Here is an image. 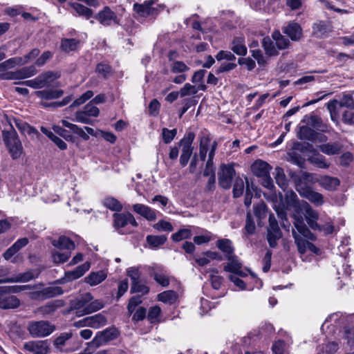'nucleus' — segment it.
I'll list each match as a JSON object with an SVG mask.
<instances>
[{
    "label": "nucleus",
    "instance_id": "f257e3e1",
    "mask_svg": "<svg viewBox=\"0 0 354 354\" xmlns=\"http://www.w3.org/2000/svg\"><path fill=\"white\" fill-rule=\"evenodd\" d=\"M2 136L12 158L14 160L19 158L23 152V146L12 124L10 130L3 131Z\"/></svg>",
    "mask_w": 354,
    "mask_h": 354
},
{
    "label": "nucleus",
    "instance_id": "f03ea898",
    "mask_svg": "<svg viewBox=\"0 0 354 354\" xmlns=\"http://www.w3.org/2000/svg\"><path fill=\"white\" fill-rule=\"evenodd\" d=\"M293 207L295 212L304 215L305 220L310 229L316 230L319 227L317 223L319 217V213L308 203L305 201H297L294 204Z\"/></svg>",
    "mask_w": 354,
    "mask_h": 354
},
{
    "label": "nucleus",
    "instance_id": "7ed1b4c3",
    "mask_svg": "<svg viewBox=\"0 0 354 354\" xmlns=\"http://www.w3.org/2000/svg\"><path fill=\"white\" fill-rule=\"evenodd\" d=\"M295 148L301 152L308 151L313 153L308 158V161L313 165L320 169H328L330 164L327 162L326 158L323 155L320 154L310 143L302 144L297 142L295 145Z\"/></svg>",
    "mask_w": 354,
    "mask_h": 354
},
{
    "label": "nucleus",
    "instance_id": "20e7f679",
    "mask_svg": "<svg viewBox=\"0 0 354 354\" xmlns=\"http://www.w3.org/2000/svg\"><path fill=\"white\" fill-rule=\"evenodd\" d=\"M27 330L32 337H45L53 333L55 326L48 321H31L27 325Z\"/></svg>",
    "mask_w": 354,
    "mask_h": 354
},
{
    "label": "nucleus",
    "instance_id": "39448f33",
    "mask_svg": "<svg viewBox=\"0 0 354 354\" xmlns=\"http://www.w3.org/2000/svg\"><path fill=\"white\" fill-rule=\"evenodd\" d=\"M120 335V331L115 327L107 328L102 331L97 333L93 340L89 342L88 347L95 349L101 346L106 344L108 342L114 340Z\"/></svg>",
    "mask_w": 354,
    "mask_h": 354
},
{
    "label": "nucleus",
    "instance_id": "423d86ee",
    "mask_svg": "<svg viewBox=\"0 0 354 354\" xmlns=\"http://www.w3.org/2000/svg\"><path fill=\"white\" fill-rule=\"evenodd\" d=\"M59 74L53 71H47L38 75L33 80L21 82V84L31 87L34 89L46 87L55 80L59 77Z\"/></svg>",
    "mask_w": 354,
    "mask_h": 354
},
{
    "label": "nucleus",
    "instance_id": "0eeeda50",
    "mask_svg": "<svg viewBox=\"0 0 354 354\" xmlns=\"http://www.w3.org/2000/svg\"><path fill=\"white\" fill-rule=\"evenodd\" d=\"M195 138V134L193 132L187 133L179 142V146L182 147V153L180 156V164L184 167H185L189 160L190 159L194 147L192 143Z\"/></svg>",
    "mask_w": 354,
    "mask_h": 354
},
{
    "label": "nucleus",
    "instance_id": "6e6552de",
    "mask_svg": "<svg viewBox=\"0 0 354 354\" xmlns=\"http://www.w3.org/2000/svg\"><path fill=\"white\" fill-rule=\"evenodd\" d=\"M289 176L295 184L296 190L299 195L301 194L302 189H308L310 188L308 183L313 181V175L306 171H300L299 173L290 171Z\"/></svg>",
    "mask_w": 354,
    "mask_h": 354
},
{
    "label": "nucleus",
    "instance_id": "1a4fd4ad",
    "mask_svg": "<svg viewBox=\"0 0 354 354\" xmlns=\"http://www.w3.org/2000/svg\"><path fill=\"white\" fill-rule=\"evenodd\" d=\"M113 225L119 233L122 234V229L125 227L129 223L136 227L138 226L133 215L130 212L114 213L113 214Z\"/></svg>",
    "mask_w": 354,
    "mask_h": 354
},
{
    "label": "nucleus",
    "instance_id": "9d476101",
    "mask_svg": "<svg viewBox=\"0 0 354 354\" xmlns=\"http://www.w3.org/2000/svg\"><path fill=\"white\" fill-rule=\"evenodd\" d=\"M234 175L235 170L233 165L222 164L218 172V185L225 189H229Z\"/></svg>",
    "mask_w": 354,
    "mask_h": 354
},
{
    "label": "nucleus",
    "instance_id": "9b49d317",
    "mask_svg": "<svg viewBox=\"0 0 354 354\" xmlns=\"http://www.w3.org/2000/svg\"><path fill=\"white\" fill-rule=\"evenodd\" d=\"M99 114V109L90 102L84 107L83 111L76 112L74 120L83 124H91L92 121L89 118L97 117Z\"/></svg>",
    "mask_w": 354,
    "mask_h": 354
},
{
    "label": "nucleus",
    "instance_id": "f8f14e48",
    "mask_svg": "<svg viewBox=\"0 0 354 354\" xmlns=\"http://www.w3.org/2000/svg\"><path fill=\"white\" fill-rule=\"evenodd\" d=\"M302 214V213L297 212L294 209V214L292 215L294 226L297 229L298 233L301 236L308 240L314 241L315 239V236L310 232V229L305 224Z\"/></svg>",
    "mask_w": 354,
    "mask_h": 354
},
{
    "label": "nucleus",
    "instance_id": "ddd939ff",
    "mask_svg": "<svg viewBox=\"0 0 354 354\" xmlns=\"http://www.w3.org/2000/svg\"><path fill=\"white\" fill-rule=\"evenodd\" d=\"M93 296L90 292H86L82 295L80 297H77L70 302V307L71 310H76V314L77 316H82L86 315L84 313L88 304L93 300Z\"/></svg>",
    "mask_w": 354,
    "mask_h": 354
},
{
    "label": "nucleus",
    "instance_id": "4468645a",
    "mask_svg": "<svg viewBox=\"0 0 354 354\" xmlns=\"http://www.w3.org/2000/svg\"><path fill=\"white\" fill-rule=\"evenodd\" d=\"M95 18L105 26H111L112 22L115 24H119V19L116 14L109 6H105L95 16Z\"/></svg>",
    "mask_w": 354,
    "mask_h": 354
},
{
    "label": "nucleus",
    "instance_id": "2eb2a0df",
    "mask_svg": "<svg viewBox=\"0 0 354 354\" xmlns=\"http://www.w3.org/2000/svg\"><path fill=\"white\" fill-rule=\"evenodd\" d=\"M49 344L47 340L30 341L24 343V349L34 354H47Z\"/></svg>",
    "mask_w": 354,
    "mask_h": 354
},
{
    "label": "nucleus",
    "instance_id": "dca6fc26",
    "mask_svg": "<svg viewBox=\"0 0 354 354\" xmlns=\"http://www.w3.org/2000/svg\"><path fill=\"white\" fill-rule=\"evenodd\" d=\"M154 1L151 0L145 1L144 3H135L133 5V10L142 17H147L149 16H154L158 14V9L153 8L152 5Z\"/></svg>",
    "mask_w": 354,
    "mask_h": 354
},
{
    "label": "nucleus",
    "instance_id": "f3484780",
    "mask_svg": "<svg viewBox=\"0 0 354 354\" xmlns=\"http://www.w3.org/2000/svg\"><path fill=\"white\" fill-rule=\"evenodd\" d=\"M62 288L58 286H50L41 290L34 292L32 298L44 300L63 294Z\"/></svg>",
    "mask_w": 354,
    "mask_h": 354
},
{
    "label": "nucleus",
    "instance_id": "a211bd4d",
    "mask_svg": "<svg viewBox=\"0 0 354 354\" xmlns=\"http://www.w3.org/2000/svg\"><path fill=\"white\" fill-rule=\"evenodd\" d=\"M90 266V263L88 261H86L83 264L78 266L73 270L66 272L64 277H63L61 279V281L66 283L79 279L80 277L83 276L86 272H87L89 270Z\"/></svg>",
    "mask_w": 354,
    "mask_h": 354
},
{
    "label": "nucleus",
    "instance_id": "6ab92c4d",
    "mask_svg": "<svg viewBox=\"0 0 354 354\" xmlns=\"http://www.w3.org/2000/svg\"><path fill=\"white\" fill-rule=\"evenodd\" d=\"M245 194L244 199V205L249 207L252 204V198L253 196L257 198H260L261 193L258 187L250 181L248 177H245Z\"/></svg>",
    "mask_w": 354,
    "mask_h": 354
},
{
    "label": "nucleus",
    "instance_id": "aec40b11",
    "mask_svg": "<svg viewBox=\"0 0 354 354\" xmlns=\"http://www.w3.org/2000/svg\"><path fill=\"white\" fill-rule=\"evenodd\" d=\"M300 196L308 200L316 207L322 206L325 203L323 194L313 190L311 187L306 190L302 189Z\"/></svg>",
    "mask_w": 354,
    "mask_h": 354
},
{
    "label": "nucleus",
    "instance_id": "412c9836",
    "mask_svg": "<svg viewBox=\"0 0 354 354\" xmlns=\"http://www.w3.org/2000/svg\"><path fill=\"white\" fill-rule=\"evenodd\" d=\"M133 210L149 221H153L157 218L156 211L144 204H134L133 205Z\"/></svg>",
    "mask_w": 354,
    "mask_h": 354
},
{
    "label": "nucleus",
    "instance_id": "4be33fe9",
    "mask_svg": "<svg viewBox=\"0 0 354 354\" xmlns=\"http://www.w3.org/2000/svg\"><path fill=\"white\" fill-rule=\"evenodd\" d=\"M343 145L338 142H327L318 146L319 149L327 156L339 155L343 150Z\"/></svg>",
    "mask_w": 354,
    "mask_h": 354
},
{
    "label": "nucleus",
    "instance_id": "5701e85b",
    "mask_svg": "<svg viewBox=\"0 0 354 354\" xmlns=\"http://www.w3.org/2000/svg\"><path fill=\"white\" fill-rule=\"evenodd\" d=\"M271 169L268 163L261 160L255 161L251 166L254 175L259 178L268 177Z\"/></svg>",
    "mask_w": 354,
    "mask_h": 354
},
{
    "label": "nucleus",
    "instance_id": "b1692460",
    "mask_svg": "<svg viewBox=\"0 0 354 354\" xmlns=\"http://www.w3.org/2000/svg\"><path fill=\"white\" fill-rule=\"evenodd\" d=\"M283 32L292 41H298L302 36V28L299 24L292 21L283 28Z\"/></svg>",
    "mask_w": 354,
    "mask_h": 354
},
{
    "label": "nucleus",
    "instance_id": "393cba45",
    "mask_svg": "<svg viewBox=\"0 0 354 354\" xmlns=\"http://www.w3.org/2000/svg\"><path fill=\"white\" fill-rule=\"evenodd\" d=\"M318 183L322 187L329 192L335 191L340 185V181L337 178L327 175L322 176Z\"/></svg>",
    "mask_w": 354,
    "mask_h": 354
},
{
    "label": "nucleus",
    "instance_id": "a878e982",
    "mask_svg": "<svg viewBox=\"0 0 354 354\" xmlns=\"http://www.w3.org/2000/svg\"><path fill=\"white\" fill-rule=\"evenodd\" d=\"M230 49L238 55L245 56L248 52L245 37L242 36L235 37L231 42Z\"/></svg>",
    "mask_w": 354,
    "mask_h": 354
},
{
    "label": "nucleus",
    "instance_id": "bb28decb",
    "mask_svg": "<svg viewBox=\"0 0 354 354\" xmlns=\"http://www.w3.org/2000/svg\"><path fill=\"white\" fill-rule=\"evenodd\" d=\"M20 306V301L13 295H0V308L13 309Z\"/></svg>",
    "mask_w": 354,
    "mask_h": 354
},
{
    "label": "nucleus",
    "instance_id": "cd10ccee",
    "mask_svg": "<svg viewBox=\"0 0 354 354\" xmlns=\"http://www.w3.org/2000/svg\"><path fill=\"white\" fill-rule=\"evenodd\" d=\"M149 274L157 283L162 287H167L169 285V278L160 268H151Z\"/></svg>",
    "mask_w": 354,
    "mask_h": 354
},
{
    "label": "nucleus",
    "instance_id": "c85d7f7f",
    "mask_svg": "<svg viewBox=\"0 0 354 354\" xmlns=\"http://www.w3.org/2000/svg\"><path fill=\"white\" fill-rule=\"evenodd\" d=\"M28 243V239L27 238H21L18 239L12 246L6 250V252L3 254V257L6 260L10 259L22 248L27 245Z\"/></svg>",
    "mask_w": 354,
    "mask_h": 354
},
{
    "label": "nucleus",
    "instance_id": "c756f323",
    "mask_svg": "<svg viewBox=\"0 0 354 354\" xmlns=\"http://www.w3.org/2000/svg\"><path fill=\"white\" fill-rule=\"evenodd\" d=\"M302 122H306L308 126H311L322 132L328 131V126L323 123L322 119L317 115H313L309 117L306 115Z\"/></svg>",
    "mask_w": 354,
    "mask_h": 354
},
{
    "label": "nucleus",
    "instance_id": "7c9ffc66",
    "mask_svg": "<svg viewBox=\"0 0 354 354\" xmlns=\"http://www.w3.org/2000/svg\"><path fill=\"white\" fill-rule=\"evenodd\" d=\"M64 91L61 89H44L41 91H37L35 92V95L42 100H53L57 99L62 96Z\"/></svg>",
    "mask_w": 354,
    "mask_h": 354
},
{
    "label": "nucleus",
    "instance_id": "2f4dec72",
    "mask_svg": "<svg viewBox=\"0 0 354 354\" xmlns=\"http://www.w3.org/2000/svg\"><path fill=\"white\" fill-rule=\"evenodd\" d=\"M319 136V133L308 125L301 127L298 133V138L300 140H307L311 142L316 141L318 139Z\"/></svg>",
    "mask_w": 354,
    "mask_h": 354
},
{
    "label": "nucleus",
    "instance_id": "473e14b6",
    "mask_svg": "<svg viewBox=\"0 0 354 354\" xmlns=\"http://www.w3.org/2000/svg\"><path fill=\"white\" fill-rule=\"evenodd\" d=\"M207 86L205 84H200L197 86L186 83L180 90V96L184 97L190 95H195L198 91H206Z\"/></svg>",
    "mask_w": 354,
    "mask_h": 354
},
{
    "label": "nucleus",
    "instance_id": "72a5a7b5",
    "mask_svg": "<svg viewBox=\"0 0 354 354\" xmlns=\"http://www.w3.org/2000/svg\"><path fill=\"white\" fill-rule=\"evenodd\" d=\"M37 277V274H35L32 271H27L24 273H20L16 277H8L3 279L1 282L3 283H15V282H27Z\"/></svg>",
    "mask_w": 354,
    "mask_h": 354
},
{
    "label": "nucleus",
    "instance_id": "f704fd0d",
    "mask_svg": "<svg viewBox=\"0 0 354 354\" xmlns=\"http://www.w3.org/2000/svg\"><path fill=\"white\" fill-rule=\"evenodd\" d=\"M107 274L104 270H99L97 272H91L87 277H85L84 281L86 283L93 286L98 285L106 278Z\"/></svg>",
    "mask_w": 354,
    "mask_h": 354
},
{
    "label": "nucleus",
    "instance_id": "c9c22d12",
    "mask_svg": "<svg viewBox=\"0 0 354 354\" xmlns=\"http://www.w3.org/2000/svg\"><path fill=\"white\" fill-rule=\"evenodd\" d=\"M86 322L88 327L93 328H99L106 324L107 320L104 315L101 313L96 314L93 316L86 317Z\"/></svg>",
    "mask_w": 354,
    "mask_h": 354
},
{
    "label": "nucleus",
    "instance_id": "e433bc0d",
    "mask_svg": "<svg viewBox=\"0 0 354 354\" xmlns=\"http://www.w3.org/2000/svg\"><path fill=\"white\" fill-rule=\"evenodd\" d=\"M52 245L61 250H73L75 245L74 242L69 238L62 236L57 240H53Z\"/></svg>",
    "mask_w": 354,
    "mask_h": 354
},
{
    "label": "nucleus",
    "instance_id": "4c0bfd02",
    "mask_svg": "<svg viewBox=\"0 0 354 354\" xmlns=\"http://www.w3.org/2000/svg\"><path fill=\"white\" fill-rule=\"evenodd\" d=\"M62 306L61 301H55L48 303L46 305L42 306L37 308V313L45 317L52 315L59 307Z\"/></svg>",
    "mask_w": 354,
    "mask_h": 354
},
{
    "label": "nucleus",
    "instance_id": "58836bf2",
    "mask_svg": "<svg viewBox=\"0 0 354 354\" xmlns=\"http://www.w3.org/2000/svg\"><path fill=\"white\" fill-rule=\"evenodd\" d=\"M102 204L111 211L120 212L122 209V203L115 198L108 196L104 198Z\"/></svg>",
    "mask_w": 354,
    "mask_h": 354
},
{
    "label": "nucleus",
    "instance_id": "ea45409f",
    "mask_svg": "<svg viewBox=\"0 0 354 354\" xmlns=\"http://www.w3.org/2000/svg\"><path fill=\"white\" fill-rule=\"evenodd\" d=\"M165 235H148L146 237L147 243L151 248H158L162 245L167 241Z\"/></svg>",
    "mask_w": 354,
    "mask_h": 354
},
{
    "label": "nucleus",
    "instance_id": "a19ab883",
    "mask_svg": "<svg viewBox=\"0 0 354 354\" xmlns=\"http://www.w3.org/2000/svg\"><path fill=\"white\" fill-rule=\"evenodd\" d=\"M272 39L275 41L276 46L278 49L283 50L290 44L288 39L283 36L279 30H274L272 35Z\"/></svg>",
    "mask_w": 354,
    "mask_h": 354
},
{
    "label": "nucleus",
    "instance_id": "79ce46f5",
    "mask_svg": "<svg viewBox=\"0 0 354 354\" xmlns=\"http://www.w3.org/2000/svg\"><path fill=\"white\" fill-rule=\"evenodd\" d=\"M70 6L76 11L78 15L82 16L86 19H90L93 14V12L91 9L81 3H71Z\"/></svg>",
    "mask_w": 354,
    "mask_h": 354
},
{
    "label": "nucleus",
    "instance_id": "37998d69",
    "mask_svg": "<svg viewBox=\"0 0 354 354\" xmlns=\"http://www.w3.org/2000/svg\"><path fill=\"white\" fill-rule=\"evenodd\" d=\"M227 259L230 261V263L224 266L225 271L235 274V272H238L239 269H241L242 264L238 261L236 256H227Z\"/></svg>",
    "mask_w": 354,
    "mask_h": 354
},
{
    "label": "nucleus",
    "instance_id": "c03bdc74",
    "mask_svg": "<svg viewBox=\"0 0 354 354\" xmlns=\"http://www.w3.org/2000/svg\"><path fill=\"white\" fill-rule=\"evenodd\" d=\"M256 226L251 212L248 211L246 215L245 224L243 229V236H249L255 233Z\"/></svg>",
    "mask_w": 354,
    "mask_h": 354
},
{
    "label": "nucleus",
    "instance_id": "a18cd8bd",
    "mask_svg": "<svg viewBox=\"0 0 354 354\" xmlns=\"http://www.w3.org/2000/svg\"><path fill=\"white\" fill-rule=\"evenodd\" d=\"M275 180L277 184L283 190L286 191L288 186V180L284 174L283 169L281 167L275 168Z\"/></svg>",
    "mask_w": 354,
    "mask_h": 354
},
{
    "label": "nucleus",
    "instance_id": "49530a36",
    "mask_svg": "<svg viewBox=\"0 0 354 354\" xmlns=\"http://www.w3.org/2000/svg\"><path fill=\"white\" fill-rule=\"evenodd\" d=\"M328 32V26L325 21H319L313 26V33L317 38H322Z\"/></svg>",
    "mask_w": 354,
    "mask_h": 354
},
{
    "label": "nucleus",
    "instance_id": "de8ad7c7",
    "mask_svg": "<svg viewBox=\"0 0 354 354\" xmlns=\"http://www.w3.org/2000/svg\"><path fill=\"white\" fill-rule=\"evenodd\" d=\"M216 246L223 252L226 254V257L234 255V248L232 245V241L229 239H219L216 241Z\"/></svg>",
    "mask_w": 354,
    "mask_h": 354
},
{
    "label": "nucleus",
    "instance_id": "09e8293b",
    "mask_svg": "<svg viewBox=\"0 0 354 354\" xmlns=\"http://www.w3.org/2000/svg\"><path fill=\"white\" fill-rule=\"evenodd\" d=\"M292 234L295 239V243L297 246L299 253L304 254L307 250L308 241L304 240L294 229L292 230Z\"/></svg>",
    "mask_w": 354,
    "mask_h": 354
},
{
    "label": "nucleus",
    "instance_id": "8fccbe9b",
    "mask_svg": "<svg viewBox=\"0 0 354 354\" xmlns=\"http://www.w3.org/2000/svg\"><path fill=\"white\" fill-rule=\"evenodd\" d=\"M177 299V294L174 290L164 291L158 295V301L169 304H174Z\"/></svg>",
    "mask_w": 354,
    "mask_h": 354
},
{
    "label": "nucleus",
    "instance_id": "3c124183",
    "mask_svg": "<svg viewBox=\"0 0 354 354\" xmlns=\"http://www.w3.org/2000/svg\"><path fill=\"white\" fill-rule=\"evenodd\" d=\"M262 46L268 55L274 56L278 55V51L269 37H266L263 39Z\"/></svg>",
    "mask_w": 354,
    "mask_h": 354
},
{
    "label": "nucleus",
    "instance_id": "603ef678",
    "mask_svg": "<svg viewBox=\"0 0 354 354\" xmlns=\"http://www.w3.org/2000/svg\"><path fill=\"white\" fill-rule=\"evenodd\" d=\"M337 106L345 107L347 109L354 110V98L351 94H344L339 101L337 100Z\"/></svg>",
    "mask_w": 354,
    "mask_h": 354
},
{
    "label": "nucleus",
    "instance_id": "864d4df0",
    "mask_svg": "<svg viewBox=\"0 0 354 354\" xmlns=\"http://www.w3.org/2000/svg\"><path fill=\"white\" fill-rule=\"evenodd\" d=\"M17 71L19 80L25 79L30 77H32L37 74V70L35 66L32 65L26 67H24Z\"/></svg>",
    "mask_w": 354,
    "mask_h": 354
},
{
    "label": "nucleus",
    "instance_id": "5fc2aeb1",
    "mask_svg": "<svg viewBox=\"0 0 354 354\" xmlns=\"http://www.w3.org/2000/svg\"><path fill=\"white\" fill-rule=\"evenodd\" d=\"M253 209L255 216L259 221L263 219L266 216L267 206L264 202L261 201L254 205Z\"/></svg>",
    "mask_w": 354,
    "mask_h": 354
},
{
    "label": "nucleus",
    "instance_id": "6e6d98bb",
    "mask_svg": "<svg viewBox=\"0 0 354 354\" xmlns=\"http://www.w3.org/2000/svg\"><path fill=\"white\" fill-rule=\"evenodd\" d=\"M337 106V100H333L327 103V109L330 113L331 120L336 123L339 124V115L336 111Z\"/></svg>",
    "mask_w": 354,
    "mask_h": 354
},
{
    "label": "nucleus",
    "instance_id": "4d7b16f0",
    "mask_svg": "<svg viewBox=\"0 0 354 354\" xmlns=\"http://www.w3.org/2000/svg\"><path fill=\"white\" fill-rule=\"evenodd\" d=\"M245 183L242 178L240 177L236 178L234 186H233V196L234 198H239L242 196L244 190Z\"/></svg>",
    "mask_w": 354,
    "mask_h": 354
},
{
    "label": "nucleus",
    "instance_id": "13d9d810",
    "mask_svg": "<svg viewBox=\"0 0 354 354\" xmlns=\"http://www.w3.org/2000/svg\"><path fill=\"white\" fill-rule=\"evenodd\" d=\"M72 333H63L58 336L53 342L55 348L61 351L62 347L65 345L66 342L72 337Z\"/></svg>",
    "mask_w": 354,
    "mask_h": 354
},
{
    "label": "nucleus",
    "instance_id": "bf43d9fd",
    "mask_svg": "<svg viewBox=\"0 0 354 354\" xmlns=\"http://www.w3.org/2000/svg\"><path fill=\"white\" fill-rule=\"evenodd\" d=\"M161 313V308L158 306H154L149 309L147 319L151 324L158 323V317Z\"/></svg>",
    "mask_w": 354,
    "mask_h": 354
},
{
    "label": "nucleus",
    "instance_id": "052dcab7",
    "mask_svg": "<svg viewBox=\"0 0 354 354\" xmlns=\"http://www.w3.org/2000/svg\"><path fill=\"white\" fill-rule=\"evenodd\" d=\"M149 292V288L147 286L142 283L141 280L134 282V283H131V293L138 292V293H141L142 295H145L148 294Z\"/></svg>",
    "mask_w": 354,
    "mask_h": 354
},
{
    "label": "nucleus",
    "instance_id": "680f3d73",
    "mask_svg": "<svg viewBox=\"0 0 354 354\" xmlns=\"http://www.w3.org/2000/svg\"><path fill=\"white\" fill-rule=\"evenodd\" d=\"M192 236V232L189 229H180L171 236V239L175 242H178L183 239H189Z\"/></svg>",
    "mask_w": 354,
    "mask_h": 354
},
{
    "label": "nucleus",
    "instance_id": "e2e57ef3",
    "mask_svg": "<svg viewBox=\"0 0 354 354\" xmlns=\"http://www.w3.org/2000/svg\"><path fill=\"white\" fill-rule=\"evenodd\" d=\"M237 66L236 62H222L220 66L216 69V74L218 75L223 73L230 72L235 69Z\"/></svg>",
    "mask_w": 354,
    "mask_h": 354
},
{
    "label": "nucleus",
    "instance_id": "0e129e2a",
    "mask_svg": "<svg viewBox=\"0 0 354 354\" xmlns=\"http://www.w3.org/2000/svg\"><path fill=\"white\" fill-rule=\"evenodd\" d=\"M104 307V303L98 299L95 301L92 300L88 304L86 308H85L84 313L86 314H90L93 312L97 311Z\"/></svg>",
    "mask_w": 354,
    "mask_h": 354
},
{
    "label": "nucleus",
    "instance_id": "69168bd1",
    "mask_svg": "<svg viewBox=\"0 0 354 354\" xmlns=\"http://www.w3.org/2000/svg\"><path fill=\"white\" fill-rule=\"evenodd\" d=\"M77 43L75 39H64L61 42V48L65 52H70L75 50Z\"/></svg>",
    "mask_w": 354,
    "mask_h": 354
},
{
    "label": "nucleus",
    "instance_id": "338daca9",
    "mask_svg": "<svg viewBox=\"0 0 354 354\" xmlns=\"http://www.w3.org/2000/svg\"><path fill=\"white\" fill-rule=\"evenodd\" d=\"M342 122L348 126H354V110L346 109L342 113Z\"/></svg>",
    "mask_w": 354,
    "mask_h": 354
},
{
    "label": "nucleus",
    "instance_id": "774afa93",
    "mask_svg": "<svg viewBox=\"0 0 354 354\" xmlns=\"http://www.w3.org/2000/svg\"><path fill=\"white\" fill-rule=\"evenodd\" d=\"M215 57L218 62L225 59L227 62H235L236 59L235 55L231 51L223 50L218 51Z\"/></svg>",
    "mask_w": 354,
    "mask_h": 354
}]
</instances>
